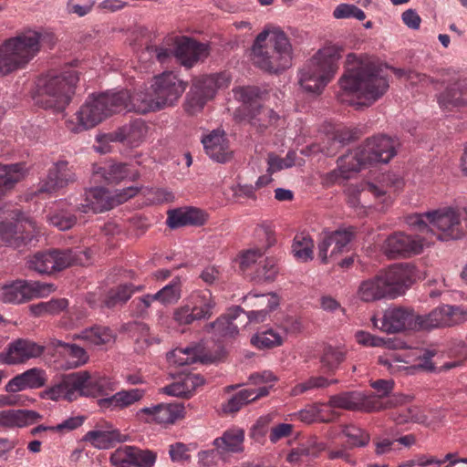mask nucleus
I'll return each instance as SVG.
<instances>
[{"label": "nucleus", "mask_w": 467, "mask_h": 467, "mask_svg": "<svg viewBox=\"0 0 467 467\" xmlns=\"http://www.w3.org/2000/svg\"><path fill=\"white\" fill-rule=\"evenodd\" d=\"M338 84L345 92L365 99L368 101L364 103L366 106L380 99L389 87L379 65L358 58L354 53L347 56L346 70Z\"/></svg>", "instance_id": "1"}, {"label": "nucleus", "mask_w": 467, "mask_h": 467, "mask_svg": "<svg viewBox=\"0 0 467 467\" xmlns=\"http://www.w3.org/2000/svg\"><path fill=\"white\" fill-rule=\"evenodd\" d=\"M253 63L263 71L279 74L292 66L293 48L279 27H265L255 37L251 53Z\"/></svg>", "instance_id": "2"}, {"label": "nucleus", "mask_w": 467, "mask_h": 467, "mask_svg": "<svg viewBox=\"0 0 467 467\" xmlns=\"http://www.w3.org/2000/svg\"><path fill=\"white\" fill-rule=\"evenodd\" d=\"M415 267L410 264H396L360 283L358 296L363 302L396 298L403 295L413 283Z\"/></svg>", "instance_id": "3"}, {"label": "nucleus", "mask_w": 467, "mask_h": 467, "mask_svg": "<svg viewBox=\"0 0 467 467\" xmlns=\"http://www.w3.org/2000/svg\"><path fill=\"white\" fill-rule=\"evenodd\" d=\"M46 37L53 36L26 28L5 39L0 45V74L6 76L25 68L38 55Z\"/></svg>", "instance_id": "4"}, {"label": "nucleus", "mask_w": 467, "mask_h": 467, "mask_svg": "<svg viewBox=\"0 0 467 467\" xmlns=\"http://www.w3.org/2000/svg\"><path fill=\"white\" fill-rule=\"evenodd\" d=\"M128 99L126 90L88 96L68 121V129L79 133L94 128L108 117L124 110Z\"/></svg>", "instance_id": "5"}, {"label": "nucleus", "mask_w": 467, "mask_h": 467, "mask_svg": "<svg viewBox=\"0 0 467 467\" xmlns=\"http://www.w3.org/2000/svg\"><path fill=\"white\" fill-rule=\"evenodd\" d=\"M406 223L419 233L436 236L441 242L459 240L466 234L460 214L452 208L413 213L406 217Z\"/></svg>", "instance_id": "6"}, {"label": "nucleus", "mask_w": 467, "mask_h": 467, "mask_svg": "<svg viewBox=\"0 0 467 467\" xmlns=\"http://www.w3.org/2000/svg\"><path fill=\"white\" fill-rule=\"evenodd\" d=\"M342 48L328 46L319 49L300 70L301 88L313 94H320L338 70Z\"/></svg>", "instance_id": "7"}, {"label": "nucleus", "mask_w": 467, "mask_h": 467, "mask_svg": "<svg viewBox=\"0 0 467 467\" xmlns=\"http://www.w3.org/2000/svg\"><path fill=\"white\" fill-rule=\"evenodd\" d=\"M78 80V72L74 68L47 77L39 88V103L45 109L55 111L65 109L71 101Z\"/></svg>", "instance_id": "8"}, {"label": "nucleus", "mask_w": 467, "mask_h": 467, "mask_svg": "<svg viewBox=\"0 0 467 467\" xmlns=\"http://www.w3.org/2000/svg\"><path fill=\"white\" fill-rule=\"evenodd\" d=\"M89 251L78 249H52L37 252L27 260V266L41 275H51L72 265L88 263Z\"/></svg>", "instance_id": "9"}, {"label": "nucleus", "mask_w": 467, "mask_h": 467, "mask_svg": "<svg viewBox=\"0 0 467 467\" xmlns=\"http://www.w3.org/2000/svg\"><path fill=\"white\" fill-rule=\"evenodd\" d=\"M239 91L243 101L235 119L248 118L252 125L263 130L272 125L278 119V115L269 109H264L262 101L266 95V89L257 86L235 88V93Z\"/></svg>", "instance_id": "10"}, {"label": "nucleus", "mask_w": 467, "mask_h": 467, "mask_svg": "<svg viewBox=\"0 0 467 467\" xmlns=\"http://www.w3.org/2000/svg\"><path fill=\"white\" fill-rule=\"evenodd\" d=\"M231 80L232 76L229 72L202 76L193 79L183 103L184 110L192 116L201 112L207 101L214 97L216 90L227 88Z\"/></svg>", "instance_id": "11"}, {"label": "nucleus", "mask_w": 467, "mask_h": 467, "mask_svg": "<svg viewBox=\"0 0 467 467\" xmlns=\"http://www.w3.org/2000/svg\"><path fill=\"white\" fill-rule=\"evenodd\" d=\"M244 306H235V319L240 317L241 311L246 315L247 321L242 326L250 323H262L267 319L270 313L280 305V297L276 293L252 294L243 297Z\"/></svg>", "instance_id": "12"}, {"label": "nucleus", "mask_w": 467, "mask_h": 467, "mask_svg": "<svg viewBox=\"0 0 467 467\" xmlns=\"http://www.w3.org/2000/svg\"><path fill=\"white\" fill-rule=\"evenodd\" d=\"M373 327L388 334L400 333L406 330L420 331L418 314L411 308L389 307L380 317H371Z\"/></svg>", "instance_id": "13"}, {"label": "nucleus", "mask_w": 467, "mask_h": 467, "mask_svg": "<svg viewBox=\"0 0 467 467\" xmlns=\"http://www.w3.org/2000/svg\"><path fill=\"white\" fill-rule=\"evenodd\" d=\"M147 132L145 121L136 119L110 133L99 135L97 139L99 146L96 149L101 153L108 152L110 150L109 142H121L130 147H138L144 141Z\"/></svg>", "instance_id": "14"}, {"label": "nucleus", "mask_w": 467, "mask_h": 467, "mask_svg": "<svg viewBox=\"0 0 467 467\" xmlns=\"http://www.w3.org/2000/svg\"><path fill=\"white\" fill-rule=\"evenodd\" d=\"M53 285L37 281L16 280L0 285V301L4 303L20 304L35 297L44 296L50 293Z\"/></svg>", "instance_id": "15"}, {"label": "nucleus", "mask_w": 467, "mask_h": 467, "mask_svg": "<svg viewBox=\"0 0 467 467\" xmlns=\"http://www.w3.org/2000/svg\"><path fill=\"white\" fill-rule=\"evenodd\" d=\"M420 330L453 327L467 320V309L459 306L442 305L427 315H418Z\"/></svg>", "instance_id": "16"}, {"label": "nucleus", "mask_w": 467, "mask_h": 467, "mask_svg": "<svg viewBox=\"0 0 467 467\" xmlns=\"http://www.w3.org/2000/svg\"><path fill=\"white\" fill-rule=\"evenodd\" d=\"M327 406L332 409L363 412L379 411L387 408L374 395H366L360 391H346L332 395Z\"/></svg>", "instance_id": "17"}, {"label": "nucleus", "mask_w": 467, "mask_h": 467, "mask_svg": "<svg viewBox=\"0 0 467 467\" xmlns=\"http://www.w3.org/2000/svg\"><path fill=\"white\" fill-rule=\"evenodd\" d=\"M151 88L155 93L159 109L177 103L186 88V84L172 72H164L153 78Z\"/></svg>", "instance_id": "18"}, {"label": "nucleus", "mask_w": 467, "mask_h": 467, "mask_svg": "<svg viewBox=\"0 0 467 467\" xmlns=\"http://www.w3.org/2000/svg\"><path fill=\"white\" fill-rule=\"evenodd\" d=\"M426 237L396 232L389 235L384 244V252L389 258H409L423 251Z\"/></svg>", "instance_id": "19"}, {"label": "nucleus", "mask_w": 467, "mask_h": 467, "mask_svg": "<svg viewBox=\"0 0 467 467\" xmlns=\"http://www.w3.org/2000/svg\"><path fill=\"white\" fill-rule=\"evenodd\" d=\"M77 397H99L116 389V383L109 378L98 373L81 370L72 373Z\"/></svg>", "instance_id": "20"}, {"label": "nucleus", "mask_w": 467, "mask_h": 467, "mask_svg": "<svg viewBox=\"0 0 467 467\" xmlns=\"http://www.w3.org/2000/svg\"><path fill=\"white\" fill-rule=\"evenodd\" d=\"M356 234V228L348 226L338 228L333 232H323L317 244V256L323 264L328 257H333L345 251Z\"/></svg>", "instance_id": "21"}, {"label": "nucleus", "mask_w": 467, "mask_h": 467, "mask_svg": "<svg viewBox=\"0 0 467 467\" xmlns=\"http://www.w3.org/2000/svg\"><path fill=\"white\" fill-rule=\"evenodd\" d=\"M360 147L370 165L388 163L397 154L396 141L384 134L368 138Z\"/></svg>", "instance_id": "22"}, {"label": "nucleus", "mask_w": 467, "mask_h": 467, "mask_svg": "<svg viewBox=\"0 0 467 467\" xmlns=\"http://www.w3.org/2000/svg\"><path fill=\"white\" fill-rule=\"evenodd\" d=\"M128 436L122 434L109 421H99L93 430L88 431L82 441L90 443L96 449L108 450L113 448L117 443L124 442Z\"/></svg>", "instance_id": "23"}, {"label": "nucleus", "mask_w": 467, "mask_h": 467, "mask_svg": "<svg viewBox=\"0 0 467 467\" xmlns=\"http://www.w3.org/2000/svg\"><path fill=\"white\" fill-rule=\"evenodd\" d=\"M45 348L34 341L18 338L9 343L7 348L0 353V361L7 365H16L37 358L44 352Z\"/></svg>", "instance_id": "24"}, {"label": "nucleus", "mask_w": 467, "mask_h": 467, "mask_svg": "<svg viewBox=\"0 0 467 467\" xmlns=\"http://www.w3.org/2000/svg\"><path fill=\"white\" fill-rule=\"evenodd\" d=\"M205 153L218 163H226L233 158L230 140L223 130L216 129L204 135L201 140Z\"/></svg>", "instance_id": "25"}, {"label": "nucleus", "mask_w": 467, "mask_h": 467, "mask_svg": "<svg viewBox=\"0 0 467 467\" xmlns=\"http://www.w3.org/2000/svg\"><path fill=\"white\" fill-rule=\"evenodd\" d=\"M257 232L260 244L256 247L241 251L239 254V267L244 273L276 243L275 233L268 225L262 226Z\"/></svg>", "instance_id": "26"}, {"label": "nucleus", "mask_w": 467, "mask_h": 467, "mask_svg": "<svg viewBox=\"0 0 467 467\" xmlns=\"http://www.w3.org/2000/svg\"><path fill=\"white\" fill-rule=\"evenodd\" d=\"M166 223L171 229L185 226L200 227L204 225L209 218L208 213L197 207L185 206L168 211Z\"/></svg>", "instance_id": "27"}, {"label": "nucleus", "mask_w": 467, "mask_h": 467, "mask_svg": "<svg viewBox=\"0 0 467 467\" xmlns=\"http://www.w3.org/2000/svg\"><path fill=\"white\" fill-rule=\"evenodd\" d=\"M370 165L368 160H366L365 154L359 146L354 150H350L337 160V169L332 171L328 177L332 182L339 178L349 179L352 172L359 171L363 167Z\"/></svg>", "instance_id": "28"}, {"label": "nucleus", "mask_w": 467, "mask_h": 467, "mask_svg": "<svg viewBox=\"0 0 467 467\" xmlns=\"http://www.w3.org/2000/svg\"><path fill=\"white\" fill-rule=\"evenodd\" d=\"M76 174L66 161H59L49 170L47 178L41 182L38 192H52L75 182Z\"/></svg>", "instance_id": "29"}, {"label": "nucleus", "mask_w": 467, "mask_h": 467, "mask_svg": "<svg viewBox=\"0 0 467 467\" xmlns=\"http://www.w3.org/2000/svg\"><path fill=\"white\" fill-rule=\"evenodd\" d=\"M209 55L208 46L190 37H183L175 47V57L186 67H192Z\"/></svg>", "instance_id": "30"}, {"label": "nucleus", "mask_w": 467, "mask_h": 467, "mask_svg": "<svg viewBox=\"0 0 467 467\" xmlns=\"http://www.w3.org/2000/svg\"><path fill=\"white\" fill-rule=\"evenodd\" d=\"M184 408L176 403H161L152 407H144L138 411V416L147 415V421L158 424H172L176 420L182 418Z\"/></svg>", "instance_id": "31"}, {"label": "nucleus", "mask_w": 467, "mask_h": 467, "mask_svg": "<svg viewBox=\"0 0 467 467\" xmlns=\"http://www.w3.org/2000/svg\"><path fill=\"white\" fill-rule=\"evenodd\" d=\"M146 394V389H122L110 397L99 399L98 405L102 410H123L141 400Z\"/></svg>", "instance_id": "32"}, {"label": "nucleus", "mask_w": 467, "mask_h": 467, "mask_svg": "<svg viewBox=\"0 0 467 467\" xmlns=\"http://www.w3.org/2000/svg\"><path fill=\"white\" fill-rule=\"evenodd\" d=\"M114 199L109 196V192L106 189L96 187L85 192V202L77 205L76 209L82 213L92 211L98 213L110 210L114 206Z\"/></svg>", "instance_id": "33"}, {"label": "nucleus", "mask_w": 467, "mask_h": 467, "mask_svg": "<svg viewBox=\"0 0 467 467\" xmlns=\"http://www.w3.org/2000/svg\"><path fill=\"white\" fill-rule=\"evenodd\" d=\"M221 355H201L198 347H188L185 348H175L168 354V360L176 366H185L200 361L201 363H212L219 360Z\"/></svg>", "instance_id": "34"}, {"label": "nucleus", "mask_w": 467, "mask_h": 467, "mask_svg": "<svg viewBox=\"0 0 467 467\" xmlns=\"http://www.w3.org/2000/svg\"><path fill=\"white\" fill-rule=\"evenodd\" d=\"M94 173L109 183H119L124 180L135 181L139 177L137 171H132L130 165L122 162H110L99 166L94 171Z\"/></svg>", "instance_id": "35"}, {"label": "nucleus", "mask_w": 467, "mask_h": 467, "mask_svg": "<svg viewBox=\"0 0 467 467\" xmlns=\"http://www.w3.org/2000/svg\"><path fill=\"white\" fill-rule=\"evenodd\" d=\"M26 174L24 163L0 164V199L6 196Z\"/></svg>", "instance_id": "36"}, {"label": "nucleus", "mask_w": 467, "mask_h": 467, "mask_svg": "<svg viewBox=\"0 0 467 467\" xmlns=\"http://www.w3.org/2000/svg\"><path fill=\"white\" fill-rule=\"evenodd\" d=\"M129 92L128 90H126ZM129 99L125 106V109L145 114L150 111L160 110L156 101L155 93L151 87L150 88L140 89L134 94L128 93Z\"/></svg>", "instance_id": "37"}, {"label": "nucleus", "mask_w": 467, "mask_h": 467, "mask_svg": "<svg viewBox=\"0 0 467 467\" xmlns=\"http://www.w3.org/2000/svg\"><path fill=\"white\" fill-rule=\"evenodd\" d=\"M41 416L28 410H5L0 411V426L5 428H23L36 422Z\"/></svg>", "instance_id": "38"}, {"label": "nucleus", "mask_w": 467, "mask_h": 467, "mask_svg": "<svg viewBox=\"0 0 467 467\" xmlns=\"http://www.w3.org/2000/svg\"><path fill=\"white\" fill-rule=\"evenodd\" d=\"M438 103L442 108L467 106V79H462L449 86L438 96Z\"/></svg>", "instance_id": "39"}, {"label": "nucleus", "mask_w": 467, "mask_h": 467, "mask_svg": "<svg viewBox=\"0 0 467 467\" xmlns=\"http://www.w3.org/2000/svg\"><path fill=\"white\" fill-rule=\"evenodd\" d=\"M49 346L59 355L69 359L68 368H78L86 364L88 360L86 350L76 344L66 343L62 340L52 338L50 339Z\"/></svg>", "instance_id": "40"}, {"label": "nucleus", "mask_w": 467, "mask_h": 467, "mask_svg": "<svg viewBox=\"0 0 467 467\" xmlns=\"http://www.w3.org/2000/svg\"><path fill=\"white\" fill-rule=\"evenodd\" d=\"M188 302L197 320L209 319L216 305L210 290L193 292Z\"/></svg>", "instance_id": "41"}, {"label": "nucleus", "mask_w": 467, "mask_h": 467, "mask_svg": "<svg viewBox=\"0 0 467 467\" xmlns=\"http://www.w3.org/2000/svg\"><path fill=\"white\" fill-rule=\"evenodd\" d=\"M203 330L217 340L232 337L234 334V313L229 310L227 313L222 314L213 322L206 324Z\"/></svg>", "instance_id": "42"}, {"label": "nucleus", "mask_w": 467, "mask_h": 467, "mask_svg": "<svg viewBox=\"0 0 467 467\" xmlns=\"http://www.w3.org/2000/svg\"><path fill=\"white\" fill-rule=\"evenodd\" d=\"M372 194L376 199H379L380 202L386 206H389L391 202L389 196L386 195V192L382 189H379L377 185L373 183H368L367 189H363L359 191L358 189H348V203L349 206L353 208H365L366 205L362 204L360 202L361 196L366 193Z\"/></svg>", "instance_id": "43"}, {"label": "nucleus", "mask_w": 467, "mask_h": 467, "mask_svg": "<svg viewBox=\"0 0 467 467\" xmlns=\"http://www.w3.org/2000/svg\"><path fill=\"white\" fill-rule=\"evenodd\" d=\"M284 341L285 337L273 327L258 331L250 339L251 345L261 350L281 347Z\"/></svg>", "instance_id": "44"}, {"label": "nucleus", "mask_w": 467, "mask_h": 467, "mask_svg": "<svg viewBox=\"0 0 467 467\" xmlns=\"http://www.w3.org/2000/svg\"><path fill=\"white\" fill-rule=\"evenodd\" d=\"M345 359L346 353L343 350L332 346H327L319 357L321 369L325 374L334 375Z\"/></svg>", "instance_id": "45"}, {"label": "nucleus", "mask_w": 467, "mask_h": 467, "mask_svg": "<svg viewBox=\"0 0 467 467\" xmlns=\"http://www.w3.org/2000/svg\"><path fill=\"white\" fill-rule=\"evenodd\" d=\"M46 397L52 400H64L73 401L78 399L72 373L66 375L62 380L45 391Z\"/></svg>", "instance_id": "46"}, {"label": "nucleus", "mask_w": 467, "mask_h": 467, "mask_svg": "<svg viewBox=\"0 0 467 467\" xmlns=\"http://www.w3.org/2000/svg\"><path fill=\"white\" fill-rule=\"evenodd\" d=\"M205 380L200 374L189 373L181 382H175L164 388L165 393L171 396H184L202 386Z\"/></svg>", "instance_id": "47"}, {"label": "nucleus", "mask_w": 467, "mask_h": 467, "mask_svg": "<svg viewBox=\"0 0 467 467\" xmlns=\"http://www.w3.org/2000/svg\"><path fill=\"white\" fill-rule=\"evenodd\" d=\"M280 273L278 259L266 257L256 268L254 275L251 278L257 283H273Z\"/></svg>", "instance_id": "48"}, {"label": "nucleus", "mask_w": 467, "mask_h": 467, "mask_svg": "<svg viewBox=\"0 0 467 467\" xmlns=\"http://www.w3.org/2000/svg\"><path fill=\"white\" fill-rule=\"evenodd\" d=\"M135 292L131 284H125L111 288L106 295L102 306L113 308L125 304Z\"/></svg>", "instance_id": "49"}, {"label": "nucleus", "mask_w": 467, "mask_h": 467, "mask_svg": "<svg viewBox=\"0 0 467 467\" xmlns=\"http://www.w3.org/2000/svg\"><path fill=\"white\" fill-rule=\"evenodd\" d=\"M78 337L85 339L90 344L100 346L114 341L115 334L108 327L94 326L83 330Z\"/></svg>", "instance_id": "50"}, {"label": "nucleus", "mask_w": 467, "mask_h": 467, "mask_svg": "<svg viewBox=\"0 0 467 467\" xmlns=\"http://www.w3.org/2000/svg\"><path fill=\"white\" fill-rule=\"evenodd\" d=\"M342 434L347 438L349 449L366 447L370 441L369 433L354 424L344 425Z\"/></svg>", "instance_id": "51"}, {"label": "nucleus", "mask_w": 467, "mask_h": 467, "mask_svg": "<svg viewBox=\"0 0 467 467\" xmlns=\"http://www.w3.org/2000/svg\"><path fill=\"white\" fill-rule=\"evenodd\" d=\"M337 379H328L324 376L310 377L304 382L298 383L291 389V396H299L308 390L315 389H325L332 384H337Z\"/></svg>", "instance_id": "52"}, {"label": "nucleus", "mask_w": 467, "mask_h": 467, "mask_svg": "<svg viewBox=\"0 0 467 467\" xmlns=\"http://www.w3.org/2000/svg\"><path fill=\"white\" fill-rule=\"evenodd\" d=\"M182 296V284L179 277L155 293V298L162 305L175 304Z\"/></svg>", "instance_id": "53"}, {"label": "nucleus", "mask_w": 467, "mask_h": 467, "mask_svg": "<svg viewBox=\"0 0 467 467\" xmlns=\"http://www.w3.org/2000/svg\"><path fill=\"white\" fill-rule=\"evenodd\" d=\"M213 445L222 461H229L234 453V430L225 431L221 437L214 439Z\"/></svg>", "instance_id": "54"}, {"label": "nucleus", "mask_w": 467, "mask_h": 467, "mask_svg": "<svg viewBox=\"0 0 467 467\" xmlns=\"http://www.w3.org/2000/svg\"><path fill=\"white\" fill-rule=\"evenodd\" d=\"M313 248L314 242L310 236L296 235L292 245V252L296 259L303 262L312 260Z\"/></svg>", "instance_id": "55"}, {"label": "nucleus", "mask_w": 467, "mask_h": 467, "mask_svg": "<svg viewBox=\"0 0 467 467\" xmlns=\"http://www.w3.org/2000/svg\"><path fill=\"white\" fill-rule=\"evenodd\" d=\"M132 467H153L157 455L150 450H140L132 446Z\"/></svg>", "instance_id": "56"}, {"label": "nucleus", "mask_w": 467, "mask_h": 467, "mask_svg": "<svg viewBox=\"0 0 467 467\" xmlns=\"http://www.w3.org/2000/svg\"><path fill=\"white\" fill-rule=\"evenodd\" d=\"M132 446H120L110 454L109 462L114 467H132Z\"/></svg>", "instance_id": "57"}, {"label": "nucleus", "mask_w": 467, "mask_h": 467, "mask_svg": "<svg viewBox=\"0 0 467 467\" xmlns=\"http://www.w3.org/2000/svg\"><path fill=\"white\" fill-rule=\"evenodd\" d=\"M333 16L337 19L354 17L359 21H363L366 18V15L363 10L354 5L349 4L338 5L335 8Z\"/></svg>", "instance_id": "58"}, {"label": "nucleus", "mask_w": 467, "mask_h": 467, "mask_svg": "<svg viewBox=\"0 0 467 467\" xmlns=\"http://www.w3.org/2000/svg\"><path fill=\"white\" fill-rule=\"evenodd\" d=\"M21 374L26 389H38L46 384L45 371L40 368H33Z\"/></svg>", "instance_id": "59"}, {"label": "nucleus", "mask_w": 467, "mask_h": 467, "mask_svg": "<svg viewBox=\"0 0 467 467\" xmlns=\"http://www.w3.org/2000/svg\"><path fill=\"white\" fill-rule=\"evenodd\" d=\"M146 51L154 56L158 62L161 64L168 63L173 57H175V48H171L170 45H150L146 47Z\"/></svg>", "instance_id": "60"}, {"label": "nucleus", "mask_w": 467, "mask_h": 467, "mask_svg": "<svg viewBox=\"0 0 467 467\" xmlns=\"http://www.w3.org/2000/svg\"><path fill=\"white\" fill-rule=\"evenodd\" d=\"M172 319L179 326L191 325L197 320L193 315L189 302L183 306L176 307L173 310Z\"/></svg>", "instance_id": "61"}, {"label": "nucleus", "mask_w": 467, "mask_h": 467, "mask_svg": "<svg viewBox=\"0 0 467 467\" xmlns=\"http://www.w3.org/2000/svg\"><path fill=\"white\" fill-rule=\"evenodd\" d=\"M361 136L362 131L358 128H343L334 133L333 140L343 146L358 140Z\"/></svg>", "instance_id": "62"}, {"label": "nucleus", "mask_w": 467, "mask_h": 467, "mask_svg": "<svg viewBox=\"0 0 467 467\" xmlns=\"http://www.w3.org/2000/svg\"><path fill=\"white\" fill-rule=\"evenodd\" d=\"M188 445L183 442H175L169 446V455L173 462H184L191 460Z\"/></svg>", "instance_id": "63"}, {"label": "nucleus", "mask_w": 467, "mask_h": 467, "mask_svg": "<svg viewBox=\"0 0 467 467\" xmlns=\"http://www.w3.org/2000/svg\"><path fill=\"white\" fill-rule=\"evenodd\" d=\"M49 222L59 230L66 231L76 223L77 218L71 213H56L49 217Z\"/></svg>", "instance_id": "64"}]
</instances>
